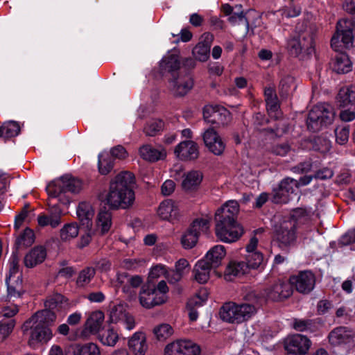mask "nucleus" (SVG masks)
<instances>
[{
  "label": "nucleus",
  "mask_w": 355,
  "mask_h": 355,
  "mask_svg": "<svg viewBox=\"0 0 355 355\" xmlns=\"http://www.w3.org/2000/svg\"><path fill=\"white\" fill-rule=\"evenodd\" d=\"M55 320V313L42 310L36 312L24 323L22 331L30 347L37 348L52 338L53 334L49 325Z\"/></svg>",
  "instance_id": "obj_1"
},
{
  "label": "nucleus",
  "mask_w": 355,
  "mask_h": 355,
  "mask_svg": "<svg viewBox=\"0 0 355 355\" xmlns=\"http://www.w3.org/2000/svg\"><path fill=\"white\" fill-rule=\"evenodd\" d=\"M134 175L128 171L118 174L110 182L106 197L107 205L113 209H127L133 205L135 193L132 185Z\"/></svg>",
  "instance_id": "obj_2"
},
{
  "label": "nucleus",
  "mask_w": 355,
  "mask_h": 355,
  "mask_svg": "<svg viewBox=\"0 0 355 355\" xmlns=\"http://www.w3.org/2000/svg\"><path fill=\"white\" fill-rule=\"evenodd\" d=\"M82 187L81 182L71 175H65L48 184L46 191L50 198H58L63 205L71 201V193H78Z\"/></svg>",
  "instance_id": "obj_3"
},
{
  "label": "nucleus",
  "mask_w": 355,
  "mask_h": 355,
  "mask_svg": "<svg viewBox=\"0 0 355 355\" xmlns=\"http://www.w3.org/2000/svg\"><path fill=\"white\" fill-rule=\"evenodd\" d=\"M259 304V300L257 298L252 303L227 302L220 309V318L229 323H242L255 315Z\"/></svg>",
  "instance_id": "obj_4"
},
{
  "label": "nucleus",
  "mask_w": 355,
  "mask_h": 355,
  "mask_svg": "<svg viewBox=\"0 0 355 355\" xmlns=\"http://www.w3.org/2000/svg\"><path fill=\"white\" fill-rule=\"evenodd\" d=\"M335 116L334 108L329 104L319 103L309 112L306 124L309 130L317 132L322 126L332 123Z\"/></svg>",
  "instance_id": "obj_5"
},
{
  "label": "nucleus",
  "mask_w": 355,
  "mask_h": 355,
  "mask_svg": "<svg viewBox=\"0 0 355 355\" xmlns=\"http://www.w3.org/2000/svg\"><path fill=\"white\" fill-rule=\"evenodd\" d=\"M19 257L17 251H14L9 261L10 268L8 275L6 278L7 284L8 298L9 301L20 298L23 294L21 274L19 271Z\"/></svg>",
  "instance_id": "obj_6"
},
{
  "label": "nucleus",
  "mask_w": 355,
  "mask_h": 355,
  "mask_svg": "<svg viewBox=\"0 0 355 355\" xmlns=\"http://www.w3.org/2000/svg\"><path fill=\"white\" fill-rule=\"evenodd\" d=\"M297 222L294 218L283 220L275 227V237L283 250L295 245L297 240Z\"/></svg>",
  "instance_id": "obj_7"
},
{
  "label": "nucleus",
  "mask_w": 355,
  "mask_h": 355,
  "mask_svg": "<svg viewBox=\"0 0 355 355\" xmlns=\"http://www.w3.org/2000/svg\"><path fill=\"white\" fill-rule=\"evenodd\" d=\"M314 35L311 31L295 34L288 38L286 48L291 55L297 56L301 53L311 55L314 52Z\"/></svg>",
  "instance_id": "obj_8"
},
{
  "label": "nucleus",
  "mask_w": 355,
  "mask_h": 355,
  "mask_svg": "<svg viewBox=\"0 0 355 355\" xmlns=\"http://www.w3.org/2000/svg\"><path fill=\"white\" fill-rule=\"evenodd\" d=\"M355 23L352 19H342L337 23L336 33L331 40V47L336 51L340 50L341 43L345 48L352 45Z\"/></svg>",
  "instance_id": "obj_9"
},
{
  "label": "nucleus",
  "mask_w": 355,
  "mask_h": 355,
  "mask_svg": "<svg viewBox=\"0 0 355 355\" xmlns=\"http://www.w3.org/2000/svg\"><path fill=\"white\" fill-rule=\"evenodd\" d=\"M216 235L223 242L232 243L243 234L242 227L237 222L216 220Z\"/></svg>",
  "instance_id": "obj_10"
},
{
  "label": "nucleus",
  "mask_w": 355,
  "mask_h": 355,
  "mask_svg": "<svg viewBox=\"0 0 355 355\" xmlns=\"http://www.w3.org/2000/svg\"><path fill=\"white\" fill-rule=\"evenodd\" d=\"M209 227V220L207 218H196L193 221L189 229L181 238V243L184 249L193 248L198 240L201 232H206Z\"/></svg>",
  "instance_id": "obj_11"
},
{
  "label": "nucleus",
  "mask_w": 355,
  "mask_h": 355,
  "mask_svg": "<svg viewBox=\"0 0 355 355\" xmlns=\"http://www.w3.org/2000/svg\"><path fill=\"white\" fill-rule=\"evenodd\" d=\"M298 189L297 180L290 178H284L279 183L278 189L274 190L272 202L275 203H287L293 199L291 195H297L296 192Z\"/></svg>",
  "instance_id": "obj_12"
},
{
  "label": "nucleus",
  "mask_w": 355,
  "mask_h": 355,
  "mask_svg": "<svg viewBox=\"0 0 355 355\" xmlns=\"http://www.w3.org/2000/svg\"><path fill=\"white\" fill-rule=\"evenodd\" d=\"M289 281L291 286H293L297 292L302 294L309 293L315 285V277L310 270L301 271L291 276Z\"/></svg>",
  "instance_id": "obj_13"
},
{
  "label": "nucleus",
  "mask_w": 355,
  "mask_h": 355,
  "mask_svg": "<svg viewBox=\"0 0 355 355\" xmlns=\"http://www.w3.org/2000/svg\"><path fill=\"white\" fill-rule=\"evenodd\" d=\"M284 345L287 355H305L311 346V341L304 335L294 334L287 337Z\"/></svg>",
  "instance_id": "obj_14"
},
{
  "label": "nucleus",
  "mask_w": 355,
  "mask_h": 355,
  "mask_svg": "<svg viewBox=\"0 0 355 355\" xmlns=\"http://www.w3.org/2000/svg\"><path fill=\"white\" fill-rule=\"evenodd\" d=\"M200 348L189 340H179L168 344L165 348V355H200Z\"/></svg>",
  "instance_id": "obj_15"
},
{
  "label": "nucleus",
  "mask_w": 355,
  "mask_h": 355,
  "mask_svg": "<svg viewBox=\"0 0 355 355\" xmlns=\"http://www.w3.org/2000/svg\"><path fill=\"white\" fill-rule=\"evenodd\" d=\"M266 297L273 302L283 301L291 296L293 289L290 282L278 281L268 287L264 291Z\"/></svg>",
  "instance_id": "obj_16"
},
{
  "label": "nucleus",
  "mask_w": 355,
  "mask_h": 355,
  "mask_svg": "<svg viewBox=\"0 0 355 355\" xmlns=\"http://www.w3.org/2000/svg\"><path fill=\"white\" fill-rule=\"evenodd\" d=\"M202 136L205 146L210 152L216 155H220L223 153L225 144L214 128L206 129Z\"/></svg>",
  "instance_id": "obj_17"
},
{
  "label": "nucleus",
  "mask_w": 355,
  "mask_h": 355,
  "mask_svg": "<svg viewBox=\"0 0 355 355\" xmlns=\"http://www.w3.org/2000/svg\"><path fill=\"white\" fill-rule=\"evenodd\" d=\"M193 85V80L191 76L188 74H173L169 81V88L173 94L177 96H182L191 89Z\"/></svg>",
  "instance_id": "obj_18"
},
{
  "label": "nucleus",
  "mask_w": 355,
  "mask_h": 355,
  "mask_svg": "<svg viewBox=\"0 0 355 355\" xmlns=\"http://www.w3.org/2000/svg\"><path fill=\"white\" fill-rule=\"evenodd\" d=\"M174 153L180 160L190 161L196 159L199 156L198 144L191 140L179 143L175 148Z\"/></svg>",
  "instance_id": "obj_19"
},
{
  "label": "nucleus",
  "mask_w": 355,
  "mask_h": 355,
  "mask_svg": "<svg viewBox=\"0 0 355 355\" xmlns=\"http://www.w3.org/2000/svg\"><path fill=\"white\" fill-rule=\"evenodd\" d=\"M112 322H121L128 330H132L135 325L134 318L127 311L125 306L119 304L113 306L110 314Z\"/></svg>",
  "instance_id": "obj_20"
},
{
  "label": "nucleus",
  "mask_w": 355,
  "mask_h": 355,
  "mask_svg": "<svg viewBox=\"0 0 355 355\" xmlns=\"http://www.w3.org/2000/svg\"><path fill=\"white\" fill-rule=\"evenodd\" d=\"M213 40V35L209 33H205L202 40L193 49L192 54L196 60L200 62H205L209 58L210 47Z\"/></svg>",
  "instance_id": "obj_21"
},
{
  "label": "nucleus",
  "mask_w": 355,
  "mask_h": 355,
  "mask_svg": "<svg viewBox=\"0 0 355 355\" xmlns=\"http://www.w3.org/2000/svg\"><path fill=\"white\" fill-rule=\"evenodd\" d=\"M62 216V211L55 205L49 208L48 214L38 216L37 222L42 227L49 225L52 228H55L61 224Z\"/></svg>",
  "instance_id": "obj_22"
},
{
  "label": "nucleus",
  "mask_w": 355,
  "mask_h": 355,
  "mask_svg": "<svg viewBox=\"0 0 355 355\" xmlns=\"http://www.w3.org/2000/svg\"><path fill=\"white\" fill-rule=\"evenodd\" d=\"M353 332L347 327H339L333 329L329 334V343L334 346L346 345L352 342Z\"/></svg>",
  "instance_id": "obj_23"
},
{
  "label": "nucleus",
  "mask_w": 355,
  "mask_h": 355,
  "mask_svg": "<svg viewBox=\"0 0 355 355\" xmlns=\"http://www.w3.org/2000/svg\"><path fill=\"white\" fill-rule=\"evenodd\" d=\"M44 306V310L55 313V315L58 313L63 316L67 310L68 303L63 295L55 293L47 297Z\"/></svg>",
  "instance_id": "obj_24"
},
{
  "label": "nucleus",
  "mask_w": 355,
  "mask_h": 355,
  "mask_svg": "<svg viewBox=\"0 0 355 355\" xmlns=\"http://www.w3.org/2000/svg\"><path fill=\"white\" fill-rule=\"evenodd\" d=\"M103 320L104 313L101 311L92 312L85 324V329L82 331L80 337L86 338L88 334L97 333L100 330Z\"/></svg>",
  "instance_id": "obj_25"
},
{
  "label": "nucleus",
  "mask_w": 355,
  "mask_h": 355,
  "mask_svg": "<svg viewBox=\"0 0 355 355\" xmlns=\"http://www.w3.org/2000/svg\"><path fill=\"white\" fill-rule=\"evenodd\" d=\"M239 213V204L236 200H229L217 210L215 220H230L237 222L236 217Z\"/></svg>",
  "instance_id": "obj_26"
},
{
  "label": "nucleus",
  "mask_w": 355,
  "mask_h": 355,
  "mask_svg": "<svg viewBox=\"0 0 355 355\" xmlns=\"http://www.w3.org/2000/svg\"><path fill=\"white\" fill-rule=\"evenodd\" d=\"M139 155L141 157L149 162H155L159 160L164 159L166 157V150L160 146L155 148L150 144L143 145L139 148Z\"/></svg>",
  "instance_id": "obj_27"
},
{
  "label": "nucleus",
  "mask_w": 355,
  "mask_h": 355,
  "mask_svg": "<svg viewBox=\"0 0 355 355\" xmlns=\"http://www.w3.org/2000/svg\"><path fill=\"white\" fill-rule=\"evenodd\" d=\"M139 302L146 309H151L164 303L162 298L159 297L150 286L143 287L139 293Z\"/></svg>",
  "instance_id": "obj_28"
},
{
  "label": "nucleus",
  "mask_w": 355,
  "mask_h": 355,
  "mask_svg": "<svg viewBox=\"0 0 355 355\" xmlns=\"http://www.w3.org/2000/svg\"><path fill=\"white\" fill-rule=\"evenodd\" d=\"M264 96L266 103V109L268 114L275 119L281 116L279 112V104L275 89L272 87H266L264 89Z\"/></svg>",
  "instance_id": "obj_29"
},
{
  "label": "nucleus",
  "mask_w": 355,
  "mask_h": 355,
  "mask_svg": "<svg viewBox=\"0 0 355 355\" xmlns=\"http://www.w3.org/2000/svg\"><path fill=\"white\" fill-rule=\"evenodd\" d=\"M128 347L132 355H145L148 349L145 334L135 333L128 341Z\"/></svg>",
  "instance_id": "obj_30"
},
{
  "label": "nucleus",
  "mask_w": 355,
  "mask_h": 355,
  "mask_svg": "<svg viewBox=\"0 0 355 355\" xmlns=\"http://www.w3.org/2000/svg\"><path fill=\"white\" fill-rule=\"evenodd\" d=\"M76 213L82 225L85 226L87 229L91 228L92 218L94 215L92 205L86 202H80L77 207Z\"/></svg>",
  "instance_id": "obj_31"
},
{
  "label": "nucleus",
  "mask_w": 355,
  "mask_h": 355,
  "mask_svg": "<svg viewBox=\"0 0 355 355\" xmlns=\"http://www.w3.org/2000/svg\"><path fill=\"white\" fill-rule=\"evenodd\" d=\"M225 256V248L223 245H217L211 248L206 254L202 260L208 263L211 267L216 268L218 267L223 259Z\"/></svg>",
  "instance_id": "obj_32"
},
{
  "label": "nucleus",
  "mask_w": 355,
  "mask_h": 355,
  "mask_svg": "<svg viewBox=\"0 0 355 355\" xmlns=\"http://www.w3.org/2000/svg\"><path fill=\"white\" fill-rule=\"evenodd\" d=\"M46 252L42 246L33 248L24 257V264L27 268H33L41 263L46 258Z\"/></svg>",
  "instance_id": "obj_33"
},
{
  "label": "nucleus",
  "mask_w": 355,
  "mask_h": 355,
  "mask_svg": "<svg viewBox=\"0 0 355 355\" xmlns=\"http://www.w3.org/2000/svg\"><path fill=\"white\" fill-rule=\"evenodd\" d=\"M158 215L163 220H171L178 216V209L171 200L163 201L159 206Z\"/></svg>",
  "instance_id": "obj_34"
},
{
  "label": "nucleus",
  "mask_w": 355,
  "mask_h": 355,
  "mask_svg": "<svg viewBox=\"0 0 355 355\" xmlns=\"http://www.w3.org/2000/svg\"><path fill=\"white\" fill-rule=\"evenodd\" d=\"M213 268L205 260H199L194 268L195 279L200 284L206 283L209 279L210 270Z\"/></svg>",
  "instance_id": "obj_35"
},
{
  "label": "nucleus",
  "mask_w": 355,
  "mask_h": 355,
  "mask_svg": "<svg viewBox=\"0 0 355 355\" xmlns=\"http://www.w3.org/2000/svg\"><path fill=\"white\" fill-rule=\"evenodd\" d=\"M332 68L338 73H345L352 70V62L345 53H339L335 57Z\"/></svg>",
  "instance_id": "obj_36"
},
{
  "label": "nucleus",
  "mask_w": 355,
  "mask_h": 355,
  "mask_svg": "<svg viewBox=\"0 0 355 355\" xmlns=\"http://www.w3.org/2000/svg\"><path fill=\"white\" fill-rule=\"evenodd\" d=\"M248 270L245 261H232L225 270V279L231 281L232 277L240 276L246 273Z\"/></svg>",
  "instance_id": "obj_37"
},
{
  "label": "nucleus",
  "mask_w": 355,
  "mask_h": 355,
  "mask_svg": "<svg viewBox=\"0 0 355 355\" xmlns=\"http://www.w3.org/2000/svg\"><path fill=\"white\" fill-rule=\"evenodd\" d=\"M20 127L17 122L10 121L4 123L0 127V137L5 141L8 139L16 137L19 134Z\"/></svg>",
  "instance_id": "obj_38"
},
{
  "label": "nucleus",
  "mask_w": 355,
  "mask_h": 355,
  "mask_svg": "<svg viewBox=\"0 0 355 355\" xmlns=\"http://www.w3.org/2000/svg\"><path fill=\"white\" fill-rule=\"evenodd\" d=\"M202 180V174L198 171H191L187 173L183 181L182 187L184 190L195 189L200 184Z\"/></svg>",
  "instance_id": "obj_39"
},
{
  "label": "nucleus",
  "mask_w": 355,
  "mask_h": 355,
  "mask_svg": "<svg viewBox=\"0 0 355 355\" xmlns=\"http://www.w3.org/2000/svg\"><path fill=\"white\" fill-rule=\"evenodd\" d=\"M180 67V62L178 55L171 54L165 56L160 62V67L162 70L171 72L172 75L176 76L175 71Z\"/></svg>",
  "instance_id": "obj_40"
},
{
  "label": "nucleus",
  "mask_w": 355,
  "mask_h": 355,
  "mask_svg": "<svg viewBox=\"0 0 355 355\" xmlns=\"http://www.w3.org/2000/svg\"><path fill=\"white\" fill-rule=\"evenodd\" d=\"M338 99L343 106L355 103V85L341 88L338 94Z\"/></svg>",
  "instance_id": "obj_41"
},
{
  "label": "nucleus",
  "mask_w": 355,
  "mask_h": 355,
  "mask_svg": "<svg viewBox=\"0 0 355 355\" xmlns=\"http://www.w3.org/2000/svg\"><path fill=\"white\" fill-rule=\"evenodd\" d=\"M98 171L102 175L109 173L114 166L113 158L106 152L98 155Z\"/></svg>",
  "instance_id": "obj_42"
},
{
  "label": "nucleus",
  "mask_w": 355,
  "mask_h": 355,
  "mask_svg": "<svg viewBox=\"0 0 355 355\" xmlns=\"http://www.w3.org/2000/svg\"><path fill=\"white\" fill-rule=\"evenodd\" d=\"M211 119L212 124L225 125L230 122L231 114L224 107L216 105L215 113H214V118Z\"/></svg>",
  "instance_id": "obj_43"
},
{
  "label": "nucleus",
  "mask_w": 355,
  "mask_h": 355,
  "mask_svg": "<svg viewBox=\"0 0 355 355\" xmlns=\"http://www.w3.org/2000/svg\"><path fill=\"white\" fill-rule=\"evenodd\" d=\"M112 226V214L109 211L101 210L97 216V227L102 234L107 233Z\"/></svg>",
  "instance_id": "obj_44"
},
{
  "label": "nucleus",
  "mask_w": 355,
  "mask_h": 355,
  "mask_svg": "<svg viewBox=\"0 0 355 355\" xmlns=\"http://www.w3.org/2000/svg\"><path fill=\"white\" fill-rule=\"evenodd\" d=\"M96 274L95 269L92 267H87L80 271L77 277L76 284L78 287L87 286L94 279Z\"/></svg>",
  "instance_id": "obj_45"
},
{
  "label": "nucleus",
  "mask_w": 355,
  "mask_h": 355,
  "mask_svg": "<svg viewBox=\"0 0 355 355\" xmlns=\"http://www.w3.org/2000/svg\"><path fill=\"white\" fill-rule=\"evenodd\" d=\"M241 5H236L234 6V11L230 15L228 20L232 25L243 24L248 30L249 28V23L241 10Z\"/></svg>",
  "instance_id": "obj_46"
},
{
  "label": "nucleus",
  "mask_w": 355,
  "mask_h": 355,
  "mask_svg": "<svg viewBox=\"0 0 355 355\" xmlns=\"http://www.w3.org/2000/svg\"><path fill=\"white\" fill-rule=\"evenodd\" d=\"M248 268L257 269L263 265V255L260 252H252L245 254Z\"/></svg>",
  "instance_id": "obj_47"
},
{
  "label": "nucleus",
  "mask_w": 355,
  "mask_h": 355,
  "mask_svg": "<svg viewBox=\"0 0 355 355\" xmlns=\"http://www.w3.org/2000/svg\"><path fill=\"white\" fill-rule=\"evenodd\" d=\"M99 340L103 345L113 347L119 340V335L113 329L109 328L99 335Z\"/></svg>",
  "instance_id": "obj_48"
},
{
  "label": "nucleus",
  "mask_w": 355,
  "mask_h": 355,
  "mask_svg": "<svg viewBox=\"0 0 355 355\" xmlns=\"http://www.w3.org/2000/svg\"><path fill=\"white\" fill-rule=\"evenodd\" d=\"M116 282L119 285L129 284L135 289L142 283V279L139 275L130 276L127 273H119L117 275Z\"/></svg>",
  "instance_id": "obj_49"
},
{
  "label": "nucleus",
  "mask_w": 355,
  "mask_h": 355,
  "mask_svg": "<svg viewBox=\"0 0 355 355\" xmlns=\"http://www.w3.org/2000/svg\"><path fill=\"white\" fill-rule=\"evenodd\" d=\"M79 228L76 223H69L64 225L60 230V238L62 241H67L76 237Z\"/></svg>",
  "instance_id": "obj_50"
},
{
  "label": "nucleus",
  "mask_w": 355,
  "mask_h": 355,
  "mask_svg": "<svg viewBox=\"0 0 355 355\" xmlns=\"http://www.w3.org/2000/svg\"><path fill=\"white\" fill-rule=\"evenodd\" d=\"M294 89H295V85L293 77L287 76L282 78L279 83V93L282 97L288 96Z\"/></svg>",
  "instance_id": "obj_51"
},
{
  "label": "nucleus",
  "mask_w": 355,
  "mask_h": 355,
  "mask_svg": "<svg viewBox=\"0 0 355 355\" xmlns=\"http://www.w3.org/2000/svg\"><path fill=\"white\" fill-rule=\"evenodd\" d=\"M164 128V122L159 119L150 121L144 128V132L147 136L153 137L160 132Z\"/></svg>",
  "instance_id": "obj_52"
},
{
  "label": "nucleus",
  "mask_w": 355,
  "mask_h": 355,
  "mask_svg": "<svg viewBox=\"0 0 355 355\" xmlns=\"http://www.w3.org/2000/svg\"><path fill=\"white\" fill-rule=\"evenodd\" d=\"M16 324L15 319L0 322V343L3 342L12 331Z\"/></svg>",
  "instance_id": "obj_53"
},
{
  "label": "nucleus",
  "mask_w": 355,
  "mask_h": 355,
  "mask_svg": "<svg viewBox=\"0 0 355 355\" xmlns=\"http://www.w3.org/2000/svg\"><path fill=\"white\" fill-rule=\"evenodd\" d=\"M336 141L340 145L347 143L349 136V127L347 125L338 126L335 129Z\"/></svg>",
  "instance_id": "obj_54"
},
{
  "label": "nucleus",
  "mask_w": 355,
  "mask_h": 355,
  "mask_svg": "<svg viewBox=\"0 0 355 355\" xmlns=\"http://www.w3.org/2000/svg\"><path fill=\"white\" fill-rule=\"evenodd\" d=\"M34 241V233L30 228H26L16 241L17 246H28Z\"/></svg>",
  "instance_id": "obj_55"
},
{
  "label": "nucleus",
  "mask_w": 355,
  "mask_h": 355,
  "mask_svg": "<svg viewBox=\"0 0 355 355\" xmlns=\"http://www.w3.org/2000/svg\"><path fill=\"white\" fill-rule=\"evenodd\" d=\"M153 332L158 340H164L173 334V329L168 324H162L155 327Z\"/></svg>",
  "instance_id": "obj_56"
},
{
  "label": "nucleus",
  "mask_w": 355,
  "mask_h": 355,
  "mask_svg": "<svg viewBox=\"0 0 355 355\" xmlns=\"http://www.w3.org/2000/svg\"><path fill=\"white\" fill-rule=\"evenodd\" d=\"M81 355H101L98 346L94 343L80 345Z\"/></svg>",
  "instance_id": "obj_57"
},
{
  "label": "nucleus",
  "mask_w": 355,
  "mask_h": 355,
  "mask_svg": "<svg viewBox=\"0 0 355 355\" xmlns=\"http://www.w3.org/2000/svg\"><path fill=\"white\" fill-rule=\"evenodd\" d=\"M19 312L18 305L10 304L3 306L1 311V315L4 318L13 319L12 318Z\"/></svg>",
  "instance_id": "obj_58"
},
{
  "label": "nucleus",
  "mask_w": 355,
  "mask_h": 355,
  "mask_svg": "<svg viewBox=\"0 0 355 355\" xmlns=\"http://www.w3.org/2000/svg\"><path fill=\"white\" fill-rule=\"evenodd\" d=\"M151 288L155 291L159 297L162 298L164 302H166L167 293L169 289L166 282L164 280L159 282L155 287Z\"/></svg>",
  "instance_id": "obj_59"
},
{
  "label": "nucleus",
  "mask_w": 355,
  "mask_h": 355,
  "mask_svg": "<svg viewBox=\"0 0 355 355\" xmlns=\"http://www.w3.org/2000/svg\"><path fill=\"white\" fill-rule=\"evenodd\" d=\"M279 12H281L282 15L288 18L298 16L300 14L301 10L298 6L291 5L285 6Z\"/></svg>",
  "instance_id": "obj_60"
},
{
  "label": "nucleus",
  "mask_w": 355,
  "mask_h": 355,
  "mask_svg": "<svg viewBox=\"0 0 355 355\" xmlns=\"http://www.w3.org/2000/svg\"><path fill=\"white\" fill-rule=\"evenodd\" d=\"M315 150L322 153L329 151L331 148L330 141L322 137H318L315 139Z\"/></svg>",
  "instance_id": "obj_61"
},
{
  "label": "nucleus",
  "mask_w": 355,
  "mask_h": 355,
  "mask_svg": "<svg viewBox=\"0 0 355 355\" xmlns=\"http://www.w3.org/2000/svg\"><path fill=\"white\" fill-rule=\"evenodd\" d=\"M189 263L185 259H179L175 265V271L182 277L189 272Z\"/></svg>",
  "instance_id": "obj_62"
},
{
  "label": "nucleus",
  "mask_w": 355,
  "mask_h": 355,
  "mask_svg": "<svg viewBox=\"0 0 355 355\" xmlns=\"http://www.w3.org/2000/svg\"><path fill=\"white\" fill-rule=\"evenodd\" d=\"M166 268L163 265H156L153 266L150 272H149V278L150 279H156L162 275H166Z\"/></svg>",
  "instance_id": "obj_63"
},
{
  "label": "nucleus",
  "mask_w": 355,
  "mask_h": 355,
  "mask_svg": "<svg viewBox=\"0 0 355 355\" xmlns=\"http://www.w3.org/2000/svg\"><path fill=\"white\" fill-rule=\"evenodd\" d=\"M355 242V230H350L343 234L340 240L339 243L343 245H347Z\"/></svg>",
  "instance_id": "obj_64"
}]
</instances>
